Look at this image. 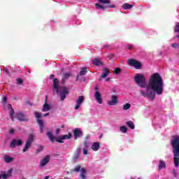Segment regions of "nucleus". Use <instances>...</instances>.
I'll return each instance as SVG.
<instances>
[{"label": "nucleus", "instance_id": "obj_9", "mask_svg": "<svg viewBox=\"0 0 179 179\" xmlns=\"http://www.w3.org/2000/svg\"><path fill=\"white\" fill-rule=\"evenodd\" d=\"M22 145H23L22 139L13 138L10 143V148L15 149L17 146H22Z\"/></svg>", "mask_w": 179, "mask_h": 179}, {"label": "nucleus", "instance_id": "obj_55", "mask_svg": "<svg viewBox=\"0 0 179 179\" xmlns=\"http://www.w3.org/2000/svg\"><path fill=\"white\" fill-rule=\"evenodd\" d=\"M45 179H48V176H46V177L45 178Z\"/></svg>", "mask_w": 179, "mask_h": 179}, {"label": "nucleus", "instance_id": "obj_46", "mask_svg": "<svg viewBox=\"0 0 179 179\" xmlns=\"http://www.w3.org/2000/svg\"><path fill=\"white\" fill-rule=\"evenodd\" d=\"M84 148H87V141H84Z\"/></svg>", "mask_w": 179, "mask_h": 179}, {"label": "nucleus", "instance_id": "obj_1", "mask_svg": "<svg viewBox=\"0 0 179 179\" xmlns=\"http://www.w3.org/2000/svg\"><path fill=\"white\" fill-rule=\"evenodd\" d=\"M134 80L139 87L145 88V92L140 91V94L143 97H148L153 101L156 99V94L157 96L163 94L164 83L159 73H155L150 76L148 85L146 84V77L141 73H136L134 77Z\"/></svg>", "mask_w": 179, "mask_h": 179}, {"label": "nucleus", "instance_id": "obj_35", "mask_svg": "<svg viewBox=\"0 0 179 179\" xmlns=\"http://www.w3.org/2000/svg\"><path fill=\"white\" fill-rule=\"evenodd\" d=\"M17 85H23V80L22 78H17Z\"/></svg>", "mask_w": 179, "mask_h": 179}, {"label": "nucleus", "instance_id": "obj_21", "mask_svg": "<svg viewBox=\"0 0 179 179\" xmlns=\"http://www.w3.org/2000/svg\"><path fill=\"white\" fill-rule=\"evenodd\" d=\"M159 164L158 165V169L159 170H163V169H166V162L163 161V159H160L159 161Z\"/></svg>", "mask_w": 179, "mask_h": 179}, {"label": "nucleus", "instance_id": "obj_30", "mask_svg": "<svg viewBox=\"0 0 179 179\" xmlns=\"http://www.w3.org/2000/svg\"><path fill=\"white\" fill-rule=\"evenodd\" d=\"M82 170V166L80 165H77L75 169H73V171L75 173H79V171H81Z\"/></svg>", "mask_w": 179, "mask_h": 179}, {"label": "nucleus", "instance_id": "obj_3", "mask_svg": "<svg viewBox=\"0 0 179 179\" xmlns=\"http://www.w3.org/2000/svg\"><path fill=\"white\" fill-rule=\"evenodd\" d=\"M53 89L56 90L57 94L60 93V100L64 101L66 99V95L69 94V91L66 87H59L58 78H53Z\"/></svg>", "mask_w": 179, "mask_h": 179}, {"label": "nucleus", "instance_id": "obj_33", "mask_svg": "<svg viewBox=\"0 0 179 179\" xmlns=\"http://www.w3.org/2000/svg\"><path fill=\"white\" fill-rule=\"evenodd\" d=\"M131 108V104L126 103L123 106V110H129Z\"/></svg>", "mask_w": 179, "mask_h": 179}, {"label": "nucleus", "instance_id": "obj_54", "mask_svg": "<svg viewBox=\"0 0 179 179\" xmlns=\"http://www.w3.org/2000/svg\"><path fill=\"white\" fill-rule=\"evenodd\" d=\"M108 45H104V48H108Z\"/></svg>", "mask_w": 179, "mask_h": 179}, {"label": "nucleus", "instance_id": "obj_4", "mask_svg": "<svg viewBox=\"0 0 179 179\" xmlns=\"http://www.w3.org/2000/svg\"><path fill=\"white\" fill-rule=\"evenodd\" d=\"M46 135L48 138H49L50 142H52V143H54L55 142H57L58 143H64V141L66 139H71V138H72V134L71 133L57 136V138L54 136V134H52V132L51 131H48Z\"/></svg>", "mask_w": 179, "mask_h": 179}, {"label": "nucleus", "instance_id": "obj_18", "mask_svg": "<svg viewBox=\"0 0 179 179\" xmlns=\"http://www.w3.org/2000/svg\"><path fill=\"white\" fill-rule=\"evenodd\" d=\"M93 65L95 66H101L103 65V62L99 58H94L92 60Z\"/></svg>", "mask_w": 179, "mask_h": 179}, {"label": "nucleus", "instance_id": "obj_6", "mask_svg": "<svg viewBox=\"0 0 179 179\" xmlns=\"http://www.w3.org/2000/svg\"><path fill=\"white\" fill-rule=\"evenodd\" d=\"M35 117L36 120V122L39 125V129H40L41 134H43V128H44V122L43 121V120L40 119L41 118V113L35 112Z\"/></svg>", "mask_w": 179, "mask_h": 179}, {"label": "nucleus", "instance_id": "obj_28", "mask_svg": "<svg viewBox=\"0 0 179 179\" xmlns=\"http://www.w3.org/2000/svg\"><path fill=\"white\" fill-rule=\"evenodd\" d=\"M134 6H132L131 4H129L128 3H125L122 5V8L123 9H131V8H133Z\"/></svg>", "mask_w": 179, "mask_h": 179}, {"label": "nucleus", "instance_id": "obj_56", "mask_svg": "<svg viewBox=\"0 0 179 179\" xmlns=\"http://www.w3.org/2000/svg\"><path fill=\"white\" fill-rule=\"evenodd\" d=\"M113 93H115V90H113Z\"/></svg>", "mask_w": 179, "mask_h": 179}, {"label": "nucleus", "instance_id": "obj_45", "mask_svg": "<svg viewBox=\"0 0 179 179\" xmlns=\"http://www.w3.org/2000/svg\"><path fill=\"white\" fill-rule=\"evenodd\" d=\"M60 131H61V129H56V135H58V134H59Z\"/></svg>", "mask_w": 179, "mask_h": 179}, {"label": "nucleus", "instance_id": "obj_31", "mask_svg": "<svg viewBox=\"0 0 179 179\" xmlns=\"http://www.w3.org/2000/svg\"><path fill=\"white\" fill-rule=\"evenodd\" d=\"M100 3L107 4L109 5V3H111V1L110 0H98Z\"/></svg>", "mask_w": 179, "mask_h": 179}, {"label": "nucleus", "instance_id": "obj_11", "mask_svg": "<svg viewBox=\"0 0 179 179\" xmlns=\"http://www.w3.org/2000/svg\"><path fill=\"white\" fill-rule=\"evenodd\" d=\"M73 135L75 140L76 141L79 138H82L83 136V131L80 128H76L73 131Z\"/></svg>", "mask_w": 179, "mask_h": 179}, {"label": "nucleus", "instance_id": "obj_17", "mask_svg": "<svg viewBox=\"0 0 179 179\" xmlns=\"http://www.w3.org/2000/svg\"><path fill=\"white\" fill-rule=\"evenodd\" d=\"M110 74V69L108 68H105L102 72V74L101 75V77L99 78V80L101 81L103 79H106Z\"/></svg>", "mask_w": 179, "mask_h": 179}, {"label": "nucleus", "instance_id": "obj_50", "mask_svg": "<svg viewBox=\"0 0 179 179\" xmlns=\"http://www.w3.org/2000/svg\"><path fill=\"white\" fill-rule=\"evenodd\" d=\"M50 115V113L43 114V117H48Z\"/></svg>", "mask_w": 179, "mask_h": 179}, {"label": "nucleus", "instance_id": "obj_25", "mask_svg": "<svg viewBox=\"0 0 179 179\" xmlns=\"http://www.w3.org/2000/svg\"><path fill=\"white\" fill-rule=\"evenodd\" d=\"M126 124L130 129H135V124H134V122L128 121L126 122Z\"/></svg>", "mask_w": 179, "mask_h": 179}, {"label": "nucleus", "instance_id": "obj_14", "mask_svg": "<svg viewBox=\"0 0 179 179\" xmlns=\"http://www.w3.org/2000/svg\"><path fill=\"white\" fill-rule=\"evenodd\" d=\"M16 117L18 121H21V122H27L29 121V118L24 115L22 113H18L16 114Z\"/></svg>", "mask_w": 179, "mask_h": 179}, {"label": "nucleus", "instance_id": "obj_37", "mask_svg": "<svg viewBox=\"0 0 179 179\" xmlns=\"http://www.w3.org/2000/svg\"><path fill=\"white\" fill-rule=\"evenodd\" d=\"M171 47H173V48H179V45L178 43H172Z\"/></svg>", "mask_w": 179, "mask_h": 179}, {"label": "nucleus", "instance_id": "obj_51", "mask_svg": "<svg viewBox=\"0 0 179 179\" xmlns=\"http://www.w3.org/2000/svg\"><path fill=\"white\" fill-rule=\"evenodd\" d=\"M111 80V78H108L106 79V82H110Z\"/></svg>", "mask_w": 179, "mask_h": 179}, {"label": "nucleus", "instance_id": "obj_49", "mask_svg": "<svg viewBox=\"0 0 179 179\" xmlns=\"http://www.w3.org/2000/svg\"><path fill=\"white\" fill-rule=\"evenodd\" d=\"M54 78H55L54 74H51V75L50 76V79H55Z\"/></svg>", "mask_w": 179, "mask_h": 179}, {"label": "nucleus", "instance_id": "obj_39", "mask_svg": "<svg viewBox=\"0 0 179 179\" xmlns=\"http://www.w3.org/2000/svg\"><path fill=\"white\" fill-rule=\"evenodd\" d=\"M114 57H115V55L111 54V55H110L109 56H108V58L109 59H113L114 58Z\"/></svg>", "mask_w": 179, "mask_h": 179}, {"label": "nucleus", "instance_id": "obj_32", "mask_svg": "<svg viewBox=\"0 0 179 179\" xmlns=\"http://www.w3.org/2000/svg\"><path fill=\"white\" fill-rule=\"evenodd\" d=\"M121 73V69L120 67H116L113 71V73H115V75H119V73Z\"/></svg>", "mask_w": 179, "mask_h": 179}, {"label": "nucleus", "instance_id": "obj_24", "mask_svg": "<svg viewBox=\"0 0 179 179\" xmlns=\"http://www.w3.org/2000/svg\"><path fill=\"white\" fill-rule=\"evenodd\" d=\"M80 177L81 179H87L86 178V169H85L84 168L81 169V172L80 174Z\"/></svg>", "mask_w": 179, "mask_h": 179}, {"label": "nucleus", "instance_id": "obj_48", "mask_svg": "<svg viewBox=\"0 0 179 179\" xmlns=\"http://www.w3.org/2000/svg\"><path fill=\"white\" fill-rule=\"evenodd\" d=\"M8 110H12V105H10V104H8Z\"/></svg>", "mask_w": 179, "mask_h": 179}, {"label": "nucleus", "instance_id": "obj_8", "mask_svg": "<svg viewBox=\"0 0 179 179\" xmlns=\"http://www.w3.org/2000/svg\"><path fill=\"white\" fill-rule=\"evenodd\" d=\"M94 90V97L96 101H97L99 104H103V99H101V94H100V92H99V85L95 86Z\"/></svg>", "mask_w": 179, "mask_h": 179}, {"label": "nucleus", "instance_id": "obj_22", "mask_svg": "<svg viewBox=\"0 0 179 179\" xmlns=\"http://www.w3.org/2000/svg\"><path fill=\"white\" fill-rule=\"evenodd\" d=\"M51 110V106L48 105V103H45L42 109L43 113L50 111Z\"/></svg>", "mask_w": 179, "mask_h": 179}, {"label": "nucleus", "instance_id": "obj_23", "mask_svg": "<svg viewBox=\"0 0 179 179\" xmlns=\"http://www.w3.org/2000/svg\"><path fill=\"white\" fill-rule=\"evenodd\" d=\"M69 78H71V73H65L64 74V77L62 78V83H65V81L67 80V79H69Z\"/></svg>", "mask_w": 179, "mask_h": 179}, {"label": "nucleus", "instance_id": "obj_53", "mask_svg": "<svg viewBox=\"0 0 179 179\" xmlns=\"http://www.w3.org/2000/svg\"><path fill=\"white\" fill-rule=\"evenodd\" d=\"M130 179H141V178H136V176L134 177L133 178H130Z\"/></svg>", "mask_w": 179, "mask_h": 179}, {"label": "nucleus", "instance_id": "obj_36", "mask_svg": "<svg viewBox=\"0 0 179 179\" xmlns=\"http://www.w3.org/2000/svg\"><path fill=\"white\" fill-rule=\"evenodd\" d=\"M80 152H82V148H76V156H79V155H80Z\"/></svg>", "mask_w": 179, "mask_h": 179}, {"label": "nucleus", "instance_id": "obj_34", "mask_svg": "<svg viewBox=\"0 0 179 179\" xmlns=\"http://www.w3.org/2000/svg\"><path fill=\"white\" fill-rule=\"evenodd\" d=\"M43 149H44V147L42 146V145H40V146L38 148V149L36 150V153L37 155H38V153H40V152L43 150Z\"/></svg>", "mask_w": 179, "mask_h": 179}, {"label": "nucleus", "instance_id": "obj_10", "mask_svg": "<svg viewBox=\"0 0 179 179\" xmlns=\"http://www.w3.org/2000/svg\"><path fill=\"white\" fill-rule=\"evenodd\" d=\"M85 101V96H79L77 100L76 101V105L75 106V110H79V108L83 102Z\"/></svg>", "mask_w": 179, "mask_h": 179}, {"label": "nucleus", "instance_id": "obj_15", "mask_svg": "<svg viewBox=\"0 0 179 179\" xmlns=\"http://www.w3.org/2000/svg\"><path fill=\"white\" fill-rule=\"evenodd\" d=\"M118 103V96L115 94H113L111 96V100L108 101V104L109 106H116Z\"/></svg>", "mask_w": 179, "mask_h": 179}, {"label": "nucleus", "instance_id": "obj_47", "mask_svg": "<svg viewBox=\"0 0 179 179\" xmlns=\"http://www.w3.org/2000/svg\"><path fill=\"white\" fill-rule=\"evenodd\" d=\"M48 96H45V103H48L47 101H48Z\"/></svg>", "mask_w": 179, "mask_h": 179}, {"label": "nucleus", "instance_id": "obj_44", "mask_svg": "<svg viewBox=\"0 0 179 179\" xmlns=\"http://www.w3.org/2000/svg\"><path fill=\"white\" fill-rule=\"evenodd\" d=\"M15 133V129H10L9 131V134H14Z\"/></svg>", "mask_w": 179, "mask_h": 179}, {"label": "nucleus", "instance_id": "obj_7", "mask_svg": "<svg viewBox=\"0 0 179 179\" xmlns=\"http://www.w3.org/2000/svg\"><path fill=\"white\" fill-rule=\"evenodd\" d=\"M127 64L130 65V66H134L136 69H142V63L138 60L129 59Z\"/></svg>", "mask_w": 179, "mask_h": 179}, {"label": "nucleus", "instance_id": "obj_20", "mask_svg": "<svg viewBox=\"0 0 179 179\" xmlns=\"http://www.w3.org/2000/svg\"><path fill=\"white\" fill-rule=\"evenodd\" d=\"M4 162L6 163H12L13 160H15V158L9 156L8 155H6L3 156Z\"/></svg>", "mask_w": 179, "mask_h": 179}, {"label": "nucleus", "instance_id": "obj_27", "mask_svg": "<svg viewBox=\"0 0 179 179\" xmlns=\"http://www.w3.org/2000/svg\"><path fill=\"white\" fill-rule=\"evenodd\" d=\"M120 132H122V134H127L128 132V128L126 127V126H121L120 127Z\"/></svg>", "mask_w": 179, "mask_h": 179}, {"label": "nucleus", "instance_id": "obj_5", "mask_svg": "<svg viewBox=\"0 0 179 179\" xmlns=\"http://www.w3.org/2000/svg\"><path fill=\"white\" fill-rule=\"evenodd\" d=\"M34 141V135L33 134H31L28 137V139L25 143V145L22 150V152H27L29 149L31 148V143H33Z\"/></svg>", "mask_w": 179, "mask_h": 179}, {"label": "nucleus", "instance_id": "obj_40", "mask_svg": "<svg viewBox=\"0 0 179 179\" xmlns=\"http://www.w3.org/2000/svg\"><path fill=\"white\" fill-rule=\"evenodd\" d=\"M173 174L174 177H178L177 171H176L175 169H173Z\"/></svg>", "mask_w": 179, "mask_h": 179}, {"label": "nucleus", "instance_id": "obj_42", "mask_svg": "<svg viewBox=\"0 0 179 179\" xmlns=\"http://www.w3.org/2000/svg\"><path fill=\"white\" fill-rule=\"evenodd\" d=\"M6 101H8V97H7V96H4V97L3 98V103H6Z\"/></svg>", "mask_w": 179, "mask_h": 179}, {"label": "nucleus", "instance_id": "obj_2", "mask_svg": "<svg viewBox=\"0 0 179 179\" xmlns=\"http://www.w3.org/2000/svg\"><path fill=\"white\" fill-rule=\"evenodd\" d=\"M171 145L173 149V163L175 164V167H178L179 166V136L178 135L172 136V139L171 140Z\"/></svg>", "mask_w": 179, "mask_h": 179}, {"label": "nucleus", "instance_id": "obj_57", "mask_svg": "<svg viewBox=\"0 0 179 179\" xmlns=\"http://www.w3.org/2000/svg\"><path fill=\"white\" fill-rule=\"evenodd\" d=\"M76 80H78V78H76Z\"/></svg>", "mask_w": 179, "mask_h": 179}, {"label": "nucleus", "instance_id": "obj_12", "mask_svg": "<svg viewBox=\"0 0 179 179\" xmlns=\"http://www.w3.org/2000/svg\"><path fill=\"white\" fill-rule=\"evenodd\" d=\"M51 159V157L50 155H46L43 159H42L40 162L39 165L41 167H44L47 166L50 163V160Z\"/></svg>", "mask_w": 179, "mask_h": 179}, {"label": "nucleus", "instance_id": "obj_29", "mask_svg": "<svg viewBox=\"0 0 179 179\" xmlns=\"http://www.w3.org/2000/svg\"><path fill=\"white\" fill-rule=\"evenodd\" d=\"M14 114H15V110H13V108H11L10 111V118L13 122L15 121V117L13 116Z\"/></svg>", "mask_w": 179, "mask_h": 179}, {"label": "nucleus", "instance_id": "obj_26", "mask_svg": "<svg viewBox=\"0 0 179 179\" xmlns=\"http://www.w3.org/2000/svg\"><path fill=\"white\" fill-rule=\"evenodd\" d=\"M87 67H83L81 68V71L80 72V76H83L86 73H87Z\"/></svg>", "mask_w": 179, "mask_h": 179}, {"label": "nucleus", "instance_id": "obj_13", "mask_svg": "<svg viewBox=\"0 0 179 179\" xmlns=\"http://www.w3.org/2000/svg\"><path fill=\"white\" fill-rule=\"evenodd\" d=\"M13 171V169H10L8 170V171L6 173L5 171L0 172V179H6L9 178V177H12V173Z\"/></svg>", "mask_w": 179, "mask_h": 179}, {"label": "nucleus", "instance_id": "obj_52", "mask_svg": "<svg viewBox=\"0 0 179 179\" xmlns=\"http://www.w3.org/2000/svg\"><path fill=\"white\" fill-rule=\"evenodd\" d=\"M89 138H90V135H87V136H85V139H86V140L89 139Z\"/></svg>", "mask_w": 179, "mask_h": 179}, {"label": "nucleus", "instance_id": "obj_43", "mask_svg": "<svg viewBox=\"0 0 179 179\" xmlns=\"http://www.w3.org/2000/svg\"><path fill=\"white\" fill-rule=\"evenodd\" d=\"M127 48L129 49V50H132V48H133V46H132V45H127Z\"/></svg>", "mask_w": 179, "mask_h": 179}, {"label": "nucleus", "instance_id": "obj_19", "mask_svg": "<svg viewBox=\"0 0 179 179\" xmlns=\"http://www.w3.org/2000/svg\"><path fill=\"white\" fill-rule=\"evenodd\" d=\"M91 148L94 150V152H97L99 149H100V143L94 142L92 143Z\"/></svg>", "mask_w": 179, "mask_h": 179}, {"label": "nucleus", "instance_id": "obj_38", "mask_svg": "<svg viewBox=\"0 0 179 179\" xmlns=\"http://www.w3.org/2000/svg\"><path fill=\"white\" fill-rule=\"evenodd\" d=\"M3 72L6 73V75L10 76V73H9V71L7 69H3Z\"/></svg>", "mask_w": 179, "mask_h": 179}, {"label": "nucleus", "instance_id": "obj_41", "mask_svg": "<svg viewBox=\"0 0 179 179\" xmlns=\"http://www.w3.org/2000/svg\"><path fill=\"white\" fill-rule=\"evenodd\" d=\"M83 155H87V149L84 148L83 150Z\"/></svg>", "mask_w": 179, "mask_h": 179}, {"label": "nucleus", "instance_id": "obj_58", "mask_svg": "<svg viewBox=\"0 0 179 179\" xmlns=\"http://www.w3.org/2000/svg\"><path fill=\"white\" fill-rule=\"evenodd\" d=\"M52 179H54V178H52Z\"/></svg>", "mask_w": 179, "mask_h": 179}, {"label": "nucleus", "instance_id": "obj_16", "mask_svg": "<svg viewBox=\"0 0 179 179\" xmlns=\"http://www.w3.org/2000/svg\"><path fill=\"white\" fill-rule=\"evenodd\" d=\"M95 8L96 9H101V10H106L108 8H115V5H108L106 7L100 3H95Z\"/></svg>", "mask_w": 179, "mask_h": 179}]
</instances>
